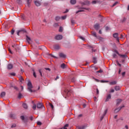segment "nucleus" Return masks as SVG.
I'll use <instances>...</instances> for the list:
<instances>
[{
  "mask_svg": "<svg viewBox=\"0 0 129 129\" xmlns=\"http://www.w3.org/2000/svg\"><path fill=\"white\" fill-rule=\"evenodd\" d=\"M54 27H58L59 26V24L58 23H54L53 25Z\"/></svg>",
  "mask_w": 129,
  "mask_h": 129,
  "instance_id": "45",
  "label": "nucleus"
},
{
  "mask_svg": "<svg viewBox=\"0 0 129 129\" xmlns=\"http://www.w3.org/2000/svg\"><path fill=\"white\" fill-rule=\"evenodd\" d=\"M37 108V105L36 104H33V106H32V108L34 110H36V108Z\"/></svg>",
  "mask_w": 129,
  "mask_h": 129,
  "instance_id": "27",
  "label": "nucleus"
},
{
  "mask_svg": "<svg viewBox=\"0 0 129 129\" xmlns=\"http://www.w3.org/2000/svg\"><path fill=\"white\" fill-rule=\"evenodd\" d=\"M55 40H62V39H63V36H62V35H58L55 37Z\"/></svg>",
  "mask_w": 129,
  "mask_h": 129,
  "instance_id": "2",
  "label": "nucleus"
},
{
  "mask_svg": "<svg viewBox=\"0 0 129 129\" xmlns=\"http://www.w3.org/2000/svg\"><path fill=\"white\" fill-rule=\"evenodd\" d=\"M10 75H11V76H16V73H11V74H10Z\"/></svg>",
  "mask_w": 129,
  "mask_h": 129,
  "instance_id": "46",
  "label": "nucleus"
},
{
  "mask_svg": "<svg viewBox=\"0 0 129 129\" xmlns=\"http://www.w3.org/2000/svg\"><path fill=\"white\" fill-rule=\"evenodd\" d=\"M22 106L25 109H28V105H27V104L23 103Z\"/></svg>",
  "mask_w": 129,
  "mask_h": 129,
  "instance_id": "21",
  "label": "nucleus"
},
{
  "mask_svg": "<svg viewBox=\"0 0 129 129\" xmlns=\"http://www.w3.org/2000/svg\"><path fill=\"white\" fill-rule=\"evenodd\" d=\"M27 89L29 92H35L36 91L32 90V88H33V85H32V83L31 82V81L30 80H28V83H27Z\"/></svg>",
  "mask_w": 129,
  "mask_h": 129,
  "instance_id": "1",
  "label": "nucleus"
},
{
  "mask_svg": "<svg viewBox=\"0 0 129 129\" xmlns=\"http://www.w3.org/2000/svg\"><path fill=\"white\" fill-rule=\"evenodd\" d=\"M39 72L40 74V76H41V77L43 76L42 75V72H41V70H39Z\"/></svg>",
  "mask_w": 129,
  "mask_h": 129,
  "instance_id": "58",
  "label": "nucleus"
},
{
  "mask_svg": "<svg viewBox=\"0 0 129 129\" xmlns=\"http://www.w3.org/2000/svg\"><path fill=\"white\" fill-rule=\"evenodd\" d=\"M50 106L51 107L52 109H54V106L53 105V104H51V103H49Z\"/></svg>",
  "mask_w": 129,
  "mask_h": 129,
  "instance_id": "38",
  "label": "nucleus"
},
{
  "mask_svg": "<svg viewBox=\"0 0 129 129\" xmlns=\"http://www.w3.org/2000/svg\"><path fill=\"white\" fill-rule=\"evenodd\" d=\"M106 113H107V109L105 110L104 114L101 116L100 118L101 121L102 120V119H103V118L104 117V116H105V115L106 114Z\"/></svg>",
  "mask_w": 129,
  "mask_h": 129,
  "instance_id": "7",
  "label": "nucleus"
},
{
  "mask_svg": "<svg viewBox=\"0 0 129 129\" xmlns=\"http://www.w3.org/2000/svg\"><path fill=\"white\" fill-rule=\"evenodd\" d=\"M93 62L94 64H96L97 63V58L95 57H93Z\"/></svg>",
  "mask_w": 129,
  "mask_h": 129,
  "instance_id": "15",
  "label": "nucleus"
},
{
  "mask_svg": "<svg viewBox=\"0 0 129 129\" xmlns=\"http://www.w3.org/2000/svg\"><path fill=\"white\" fill-rule=\"evenodd\" d=\"M126 21V18L125 17H123V19L121 20V23H124Z\"/></svg>",
  "mask_w": 129,
  "mask_h": 129,
  "instance_id": "30",
  "label": "nucleus"
},
{
  "mask_svg": "<svg viewBox=\"0 0 129 129\" xmlns=\"http://www.w3.org/2000/svg\"><path fill=\"white\" fill-rule=\"evenodd\" d=\"M10 116V117H12V118H15V114H11Z\"/></svg>",
  "mask_w": 129,
  "mask_h": 129,
  "instance_id": "37",
  "label": "nucleus"
},
{
  "mask_svg": "<svg viewBox=\"0 0 129 129\" xmlns=\"http://www.w3.org/2000/svg\"><path fill=\"white\" fill-rule=\"evenodd\" d=\"M101 82L104 83V82H108V81H101Z\"/></svg>",
  "mask_w": 129,
  "mask_h": 129,
  "instance_id": "62",
  "label": "nucleus"
},
{
  "mask_svg": "<svg viewBox=\"0 0 129 129\" xmlns=\"http://www.w3.org/2000/svg\"><path fill=\"white\" fill-rule=\"evenodd\" d=\"M14 34H15V30L13 29L11 31V35H14Z\"/></svg>",
  "mask_w": 129,
  "mask_h": 129,
  "instance_id": "51",
  "label": "nucleus"
},
{
  "mask_svg": "<svg viewBox=\"0 0 129 129\" xmlns=\"http://www.w3.org/2000/svg\"><path fill=\"white\" fill-rule=\"evenodd\" d=\"M31 3H32V0H27V6L29 8H30V5H31Z\"/></svg>",
  "mask_w": 129,
  "mask_h": 129,
  "instance_id": "19",
  "label": "nucleus"
},
{
  "mask_svg": "<svg viewBox=\"0 0 129 129\" xmlns=\"http://www.w3.org/2000/svg\"><path fill=\"white\" fill-rule=\"evenodd\" d=\"M111 98V95L110 94L108 95L105 100V102H106L108 101V100H109V99H110Z\"/></svg>",
  "mask_w": 129,
  "mask_h": 129,
  "instance_id": "12",
  "label": "nucleus"
},
{
  "mask_svg": "<svg viewBox=\"0 0 129 129\" xmlns=\"http://www.w3.org/2000/svg\"><path fill=\"white\" fill-rule=\"evenodd\" d=\"M82 12H84V10H78V11L76 12V14H78V13H81Z\"/></svg>",
  "mask_w": 129,
  "mask_h": 129,
  "instance_id": "35",
  "label": "nucleus"
},
{
  "mask_svg": "<svg viewBox=\"0 0 129 129\" xmlns=\"http://www.w3.org/2000/svg\"><path fill=\"white\" fill-rule=\"evenodd\" d=\"M70 4L71 5H75L76 4V0H71Z\"/></svg>",
  "mask_w": 129,
  "mask_h": 129,
  "instance_id": "22",
  "label": "nucleus"
},
{
  "mask_svg": "<svg viewBox=\"0 0 129 129\" xmlns=\"http://www.w3.org/2000/svg\"><path fill=\"white\" fill-rule=\"evenodd\" d=\"M60 67L62 69H65V68H67L66 64H65V63L61 64L60 65Z\"/></svg>",
  "mask_w": 129,
  "mask_h": 129,
  "instance_id": "20",
  "label": "nucleus"
},
{
  "mask_svg": "<svg viewBox=\"0 0 129 129\" xmlns=\"http://www.w3.org/2000/svg\"><path fill=\"white\" fill-rule=\"evenodd\" d=\"M117 4H118V2H115L113 4V5H112V7H115V6L116 5H117Z\"/></svg>",
  "mask_w": 129,
  "mask_h": 129,
  "instance_id": "54",
  "label": "nucleus"
},
{
  "mask_svg": "<svg viewBox=\"0 0 129 129\" xmlns=\"http://www.w3.org/2000/svg\"><path fill=\"white\" fill-rule=\"evenodd\" d=\"M114 89L116 91H118V90H120V87L118 86H116L114 87Z\"/></svg>",
  "mask_w": 129,
  "mask_h": 129,
  "instance_id": "18",
  "label": "nucleus"
},
{
  "mask_svg": "<svg viewBox=\"0 0 129 129\" xmlns=\"http://www.w3.org/2000/svg\"><path fill=\"white\" fill-rule=\"evenodd\" d=\"M33 76L34 77H35L36 78V77H37V75H36V73L35 72V71L34 70H33Z\"/></svg>",
  "mask_w": 129,
  "mask_h": 129,
  "instance_id": "40",
  "label": "nucleus"
},
{
  "mask_svg": "<svg viewBox=\"0 0 129 129\" xmlns=\"http://www.w3.org/2000/svg\"><path fill=\"white\" fill-rule=\"evenodd\" d=\"M96 90H97V92H96L97 94H99V90H98V89H97Z\"/></svg>",
  "mask_w": 129,
  "mask_h": 129,
  "instance_id": "61",
  "label": "nucleus"
},
{
  "mask_svg": "<svg viewBox=\"0 0 129 129\" xmlns=\"http://www.w3.org/2000/svg\"><path fill=\"white\" fill-rule=\"evenodd\" d=\"M81 10H86L87 11H88L89 10V8H81Z\"/></svg>",
  "mask_w": 129,
  "mask_h": 129,
  "instance_id": "44",
  "label": "nucleus"
},
{
  "mask_svg": "<svg viewBox=\"0 0 129 129\" xmlns=\"http://www.w3.org/2000/svg\"><path fill=\"white\" fill-rule=\"evenodd\" d=\"M14 89H16V90H19V89H18V87L15 86L14 87Z\"/></svg>",
  "mask_w": 129,
  "mask_h": 129,
  "instance_id": "63",
  "label": "nucleus"
},
{
  "mask_svg": "<svg viewBox=\"0 0 129 129\" xmlns=\"http://www.w3.org/2000/svg\"><path fill=\"white\" fill-rule=\"evenodd\" d=\"M94 29L95 30H97V31H98L99 30V28H100V26L99 25V24L96 23L94 26Z\"/></svg>",
  "mask_w": 129,
  "mask_h": 129,
  "instance_id": "5",
  "label": "nucleus"
},
{
  "mask_svg": "<svg viewBox=\"0 0 129 129\" xmlns=\"http://www.w3.org/2000/svg\"><path fill=\"white\" fill-rule=\"evenodd\" d=\"M35 4L37 7H40V6H41V3H40L39 1H35Z\"/></svg>",
  "mask_w": 129,
  "mask_h": 129,
  "instance_id": "16",
  "label": "nucleus"
},
{
  "mask_svg": "<svg viewBox=\"0 0 129 129\" xmlns=\"http://www.w3.org/2000/svg\"><path fill=\"white\" fill-rule=\"evenodd\" d=\"M97 39H98L99 40H100L101 41H102V40H103V38H102L100 36H97Z\"/></svg>",
  "mask_w": 129,
  "mask_h": 129,
  "instance_id": "33",
  "label": "nucleus"
},
{
  "mask_svg": "<svg viewBox=\"0 0 129 129\" xmlns=\"http://www.w3.org/2000/svg\"><path fill=\"white\" fill-rule=\"evenodd\" d=\"M121 101H122V99H118L116 100V105H119V104L120 103V102H121Z\"/></svg>",
  "mask_w": 129,
  "mask_h": 129,
  "instance_id": "14",
  "label": "nucleus"
},
{
  "mask_svg": "<svg viewBox=\"0 0 129 129\" xmlns=\"http://www.w3.org/2000/svg\"><path fill=\"white\" fill-rule=\"evenodd\" d=\"M113 37H114L115 38L118 37V33H114L113 34Z\"/></svg>",
  "mask_w": 129,
  "mask_h": 129,
  "instance_id": "24",
  "label": "nucleus"
},
{
  "mask_svg": "<svg viewBox=\"0 0 129 129\" xmlns=\"http://www.w3.org/2000/svg\"><path fill=\"white\" fill-rule=\"evenodd\" d=\"M19 80L21 81V82H22V81H24V79H23V77H22V76H20Z\"/></svg>",
  "mask_w": 129,
  "mask_h": 129,
  "instance_id": "50",
  "label": "nucleus"
},
{
  "mask_svg": "<svg viewBox=\"0 0 129 129\" xmlns=\"http://www.w3.org/2000/svg\"><path fill=\"white\" fill-rule=\"evenodd\" d=\"M66 18H67V16H62L61 18L62 20H66Z\"/></svg>",
  "mask_w": 129,
  "mask_h": 129,
  "instance_id": "39",
  "label": "nucleus"
},
{
  "mask_svg": "<svg viewBox=\"0 0 129 129\" xmlns=\"http://www.w3.org/2000/svg\"><path fill=\"white\" fill-rule=\"evenodd\" d=\"M8 50L9 51L10 54H13V52L11 50V48H8Z\"/></svg>",
  "mask_w": 129,
  "mask_h": 129,
  "instance_id": "52",
  "label": "nucleus"
},
{
  "mask_svg": "<svg viewBox=\"0 0 129 129\" xmlns=\"http://www.w3.org/2000/svg\"><path fill=\"white\" fill-rule=\"evenodd\" d=\"M83 5L84 6H89V5H90V2L88 1H85L84 3H83Z\"/></svg>",
  "mask_w": 129,
  "mask_h": 129,
  "instance_id": "11",
  "label": "nucleus"
},
{
  "mask_svg": "<svg viewBox=\"0 0 129 129\" xmlns=\"http://www.w3.org/2000/svg\"><path fill=\"white\" fill-rule=\"evenodd\" d=\"M59 56L60 58H66V55L64 54L63 53H60Z\"/></svg>",
  "mask_w": 129,
  "mask_h": 129,
  "instance_id": "13",
  "label": "nucleus"
},
{
  "mask_svg": "<svg viewBox=\"0 0 129 129\" xmlns=\"http://www.w3.org/2000/svg\"><path fill=\"white\" fill-rule=\"evenodd\" d=\"M5 95H6V92H3L1 94V97H5Z\"/></svg>",
  "mask_w": 129,
  "mask_h": 129,
  "instance_id": "23",
  "label": "nucleus"
},
{
  "mask_svg": "<svg viewBox=\"0 0 129 129\" xmlns=\"http://www.w3.org/2000/svg\"><path fill=\"white\" fill-rule=\"evenodd\" d=\"M110 30V28L108 26L106 27V31H109Z\"/></svg>",
  "mask_w": 129,
  "mask_h": 129,
  "instance_id": "49",
  "label": "nucleus"
},
{
  "mask_svg": "<svg viewBox=\"0 0 129 129\" xmlns=\"http://www.w3.org/2000/svg\"><path fill=\"white\" fill-rule=\"evenodd\" d=\"M45 69V70H48V71H51V69L49 68H46Z\"/></svg>",
  "mask_w": 129,
  "mask_h": 129,
  "instance_id": "57",
  "label": "nucleus"
},
{
  "mask_svg": "<svg viewBox=\"0 0 129 129\" xmlns=\"http://www.w3.org/2000/svg\"><path fill=\"white\" fill-rule=\"evenodd\" d=\"M92 35L94 37H95V38H97V35H96V32H93L92 33Z\"/></svg>",
  "mask_w": 129,
  "mask_h": 129,
  "instance_id": "29",
  "label": "nucleus"
},
{
  "mask_svg": "<svg viewBox=\"0 0 129 129\" xmlns=\"http://www.w3.org/2000/svg\"><path fill=\"white\" fill-rule=\"evenodd\" d=\"M115 84H116V81L111 82H110V85H115Z\"/></svg>",
  "mask_w": 129,
  "mask_h": 129,
  "instance_id": "26",
  "label": "nucleus"
},
{
  "mask_svg": "<svg viewBox=\"0 0 129 129\" xmlns=\"http://www.w3.org/2000/svg\"><path fill=\"white\" fill-rule=\"evenodd\" d=\"M20 117H21V119H22V120H24V122H26V120H25V116H21Z\"/></svg>",
  "mask_w": 129,
  "mask_h": 129,
  "instance_id": "32",
  "label": "nucleus"
},
{
  "mask_svg": "<svg viewBox=\"0 0 129 129\" xmlns=\"http://www.w3.org/2000/svg\"><path fill=\"white\" fill-rule=\"evenodd\" d=\"M71 22L72 25H74L75 24V21L73 20V19H71Z\"/></svg>",
  "mask_w": 129,
  "mask_h": 129,
  "instance_id": "34",
  "label": "nucleus"
},
{
  "mask_svg": "<svg viewBox=\"0 0 129 129\" xmlns=\"http://www.w3.org/2000/svg\"><path fill=\"white\" fill-rule=\"evenodd\" d=\"M76 80H75V78H73L72 79V82H75Z\"/></svg>",
  "mask_w": 129,
  "mask_h": 129,
  "instance_id": "55",
  "label": "nucleus"
},
{
  "mask_svg": "<svg viewBox=\"0 0 129 129\" xmlns=\"http://www.w3.org/2000/svg\"><path fill=\"white\" fill-rule=\"evenodd\" d=\"M43 107H44V106L42 103H38L37 104V108H43Z\"/></svg>",
  "mask_w": 129,
  "mask_h": 129,
  "instance_id": "6",
  "label": "nucleus"
},
{
  "mask_svg": "<svg viewBox=\"0 0 129 129\" xmlns=\"http://www.w3.org/2000/svg\"><path fill=\"white\" fill-rule=\"evenodd\" d=\"M12 47L13 48H14L16 51H19V50H20V47H19V45H18L17 44H14L12 45Z\"/></svg>",
  "mask_w": 129,
  "mask_h": 129,
  "instance_id": "3",
  "label": "nucleus"
},
{
  "mask_svg": "<svg viewBox=\"0 0 129 129\" xmlns=\"http://www.w3.org/2000/svg\"><path fill=\"white\" fill-rule=\"evenodd\" d=\"M123 107H124V106H121L118 108H117L116 109H115L114 112H118V111H119L121 108H123Z\"/></svg>",
  "mask_w": 129,
  "mask_h": 129,
  "instance_id": "8",
  "label": "nucleus"
},
{
  "mask_svg": "<svg viewBox=\"0 0 129 129\" xmlns=\"http://www.w3.org/2000/svg\"><path fill=\"white\" fill-rule=\"evenodd\" d=\"M18 98H22V94L21 93L19 94Z\"/></svg>",
  "mask_w": 129,
  "mask_h": 129,
  "instance_id": "53",
  "label": "nucleus"
},
{
  "mask_svg": "<svg viewBox=\"0 0 129 129\" xmlns=\"http://www.w3.org/2000/svg\"><path fill=\"white\" fill-rule=\"evenodd\" d=\"M124 75H125V72L122 73V76H124Z\"/></svg>",
  "mask_w": 129,
  "mask_h": 129,
  "instance_id": "59",
  "label": "nucleus"
},
{
  "mask_svg": "<svg viewBox=\"0 0 129 129\" xmlns=\"http://www.w3.org/2000/svg\"><path fill=\"white\" fill-rule=\"evenodd\" d=\"M103 72V71L102 70H100L99 71H98L96 72V73H102Z\"/></svg>",
  "mask_w": 129,
  "mask_h": 129,
  "instance_id": "36",
  "label": "nucleus"
},
{
  "mask_svg": "<svg viewBox=\"0 0 129 129\" xmlns=\"http://www.w3.org/2000/svg\"><path fill=\"white\" fill-rule=\"evenodd\" d=\"M92 3L93 4H96V2L95 1H94L92 2Z\"/></svg>",
  "mask_w": 129,
  "mask_h": 129,
  "instance_id": "64",
  "label": "nucleus"
},
{
  "mask_svg": "<svg viewBox=\"0 0 129 129\" xmlns=\"http://www.w3.org/2000/svg\"><path fill=\"white\" fill-rule=\"evenodd\" d=\"M54 48L55 50H59V49H60V46L59 45H54Z\"/></svg>",
  "mask_w": 129,
  "mask_h": 129,
  "instance_id": "25",
  "label": "nucleus"
},
{
  "mask_svg": "<svg viewBox=\"0 0 129 129\" xmlns=\"http://www.w3.org/2000/svg\"><path fill=\"white\" fill-rule=\"evenodd\" d=\"M115 52L116 53V54H117V55L120 56V57H122V58H126V57H127V55H126V54H120L119 53H118V51L116 50L115 51Z\"/></svg>",
  "mask_w": 129,
  "mask_h": 129,
  "instance_id": "4",
  "label": "nucleus"
},
{
  "mask_svg": "<svg viewBox=\"0 0 129 129\" xmlns=\"http://www.w3.org/2000/svg\"><path fill=\"white\" fill-rule=\"evenodd\" d=\"M19 31H20V33H22V32H23V33H26L27 32L24 29H21Z\"/></svg>",
  "mask_w": 129,
  "mask_h": 129,
  "instance_id": "31",
  "label": "nucleus"
},
{
  "mask_svg": "<svg viewBox=\"0 0 129 129\" xmlns=\"http://www.w3.org/2000/svg\"><path fill=\"white\" fill-rule=\"evenodd\" d=\"M60 19H61V17H60L56 16V17H55V21H59V20H60Z\"/></svg>",
  "mask_w": 129,
  "mask_h": 129,
  "instance_id": "28",
  "label": "nucleus"
},
{
  "mask_svg": "<svg viewBox=\"0 0 129 129\" xmlns=\"http://www.w3.org/2000/svg\"><path fill=\"white\" fill-rule=\"evenodd\" d=\"M69 12V10L68 9H67L66 11L64 12V14H66L67 13H68Z\"/></svg>",
  "mask_w": 129,
  "mask_h": 129,
  "instance_id": "60",
  "label": "nucleus"
},
{
  "mask_svg": "<svg viewBox=\"0 0 129 129\" xmlns=\"http://www.w3.org/2000/svg\"><path fill=\"white\" fill-rule=\"evenodd\" d=\"M37 123L38 125H42V122H41L40 121H38Z\"/></svg>",
  "mask_w": 129,
  "mask_h": 129,
  "instance_id": "47",
  "label": "nucleus"
},
{
  "mask_svg": "<svg viewBox=\"0 0 129 129\" xmlns=\"http://www.w3.org/2000/svg\"><path fill=\"white\" fill-rule=\"evenodd\" d=\"M16 3H17V4H21V3H22V1H21V0H17V1H16Z\"/></svg>",
  "mask_w": 129,
  "mask_h": 129,
  "instance_id": "41",
  "label": "nucleus"
},
{
  "mask_svg": "<svg viewBox=\"0 0 129 129\" xmlns=\"http://www.w3.org/2000/svg\"><path fill=\"white\" fill-rule=\"evenodd\" d=\"M69 126V124H66V125H64L63 127H68Z\"/></svg>",
  "mask_w": 129,
  "mask_h": 129,
  "instance_id": "56",
  "label": "nucleus"
},
{
  "mask_svg": "<svg viewBox=\"0 0 129 129\" xmlns=\"http://www.w3.org/2000/svg\"><path fill=\"white\" fill-rule=\"evenodd\" d=\"M26 41L28 43V44H31V38L29 37L28 35H26Z\"/></svg>",
  "mask_w": 129,
  "mask_h": 129,
  "instance_id": "9",
  "label": "nucleus"
},
{
  "mask_svg": "<svg viewBox=\"0 0 129 129\" xmlns=\"http://www.w3.org/2000/svg\"><path fill=\"white\" fill-rule=\"evenodd\" d=\"M14 66H13V64H8V65L7 66V69H8V70H11V69H13Z\"/></svg>",
  "mask_w": 129,
  "mask_h": 129,
  "instance_id": "10",
  "label": "nucleus"
},
{
  "mask_svg": "<svg viewBox=\"0 0 129 129\" xmlns=\"http://www.w3.org/2000/svg\"><path fill=\"white\" fill-rule=\"evenodd\" d=\"M87 126L84 125L82 126H78V129H85Z\"/></svg>",
  "mask_w": 129,
  "mask_h": 129,
  "instance_id": "17",
  "label": "nucleus"
},
{
  "mask_svg": "<svg viewBox=\"0 0 129 129\" xmlns=\"http://www.w3.org/2000/svg\"><path fill=\"white\" fill-rule=\"evenodd\" d=\"M16 126H17V125L16 124H13L12 125L11 128H13L14 127H16Z\"/></svg>",
  "mask_w": 129,
  "mask_h": 129,
  "instance_id": "43",
  "label": "nucleus"
},
{
  "mask_svg": "<svg viewBox=\"0 0 129 129\" xmlns=\"http://www.w3.org/2000/svg\"><path fill=\"white\" fill-rule=\"evenodd\" d=\"M59 32H63V28L62 27H59Z\"/></svg>",
  "mask_w": 129,
  "mask_h": 129,
  "instance_id": "42",
  "label": "nucleus"
},
{
  "mask_svg": "<svg viewBox=\"0 0 129 129\" xmlns=\"http://www.w3.org/2000/svg\"><path fill=\"white\" fill-rule=\"evenodd\" d=\"M80 38L81 39V40H83V41H85V38H84L82 36H80Z\"/></svg>",
  "mask_w": 129,
  "mask_h": 129,
  "instance_id": "48",
  "label": "nucleus"
}]
</instances>
